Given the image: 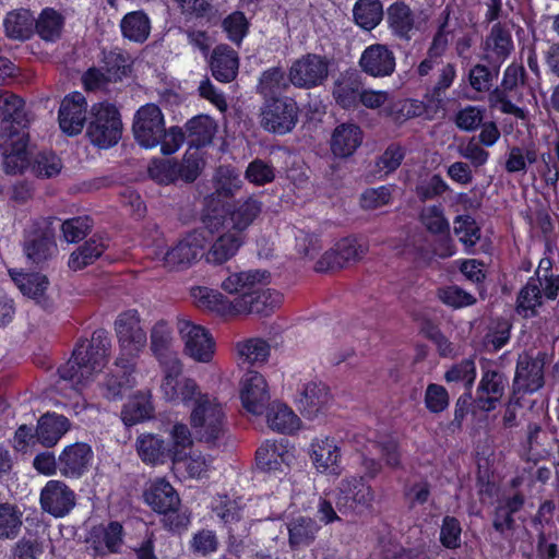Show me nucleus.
I'll list each match as a JSON object with an SVG mask.
<instances>
[{"mask_svg":"<svg viewBox=\"0 0 559 559\" xmlns=\"http://www.w3.org/2000/svg\"><path fill=\"white\" fill-rule=\"evenodd\" d=\"M271 274L265 270L250 269L230 272L221 283L236 314L270 316L283 300L280 292L270 288Z\"/></svg>","mask_w":559,"mask_h":559,"instance_id":"nucleus-1","label":"nucleus"},{"mask_svg":"<svg viewBox=\"0 0 559 559\" xmlns=\"http://www.w3.org/2000/svg\"><path fill=\"white\" fill-rule=\"evenodd\" d=\"M115 331L119 343V356L116 366L121 369L122 376L106 377L99 384L103 395L107 400L121 399L122 394L136 384L133 361L144 349L147 336L136 310H128L118 316L115 321Z\"/></svg>","mask_w":559,"mask_h":559,"instance_id":"nucleus-2","label":"nucleus"},{"mask_svg":"<svg viewBox=\"0 0 559 559\" xmlns=\"http://www.w3.org/2000/svg\"><path fill=\"white\" fill-rule=\"evenodd\" d=\"M110 338L105 330H97L90 342L80 343L72 357L59 368V389L70 388L82 393L99 376L108 361Z\"/></svg>","mask_w":559,"mask_h":559,"instance_id":"nucleus-3","label":"nucleus"},{"mask_svg":"<svg viewBox=\"0 0 559 559\" xmlns=\"http://www.w3.org/2000/svg\"><path fill=\"white\" fill-rule=\"evenodd\" d=\"M190 424L199 441L216 444L226 433L225 413L216 397L204 394L195 400Z\"/></svg>","mask_w":559,"mask_h":559,"instance_id":"nucleus-4","label":"nucleus"},{"mask_svg":"<svg viewBox=\"0 0 559 559\" xmlns=\"http://www.w3.org/2000/svg\"><path fill=\"white\" fill-rule=\"evenodd\" d=\"M216 224L210 221L205 229H197L181 238L175 246L165 247L156 245L153 254L169 270H179L189 266L203 251L209 241L207 229L214 233Z\"/></svg>","mask_w":559,"mask_h":559,"instance_id":"nucleus-5","label":"nucleus"},{"mask_svg":"<svg viewBox=\"0 0 559 559\" xmlns=\"http://www.w3.org/2000/svg\"><path fill=\"white\" fill-rule=\"evenodd\" d=\"M176 330L186 357L200 364H210L213 360L216 343L209 329L187 317H179Z\"/></svg>","mask_w":559,"mask_h":559,"instance_id":"nucleus-6","label":"nucleus"},{"mask_svg":"<svg viewBox=\"0 0 559 559\" xmlns=\"http://www.w3.org/2000/svg\"><path fill=\"white\" fill-rule=\"evenodd\" d=\"M92 118L87 127L91 142L108 148L118 143L122 133V122L118 109L108 103L96 104L91 110Z\"/></svg>","mask_w":559,"mask_h":559,"instance_id":"nucleus-7","label":"nucleus"},{"mask_svg":"<svg viewBox=\"0 0 559 559\" xmlns=\"http://www.w3.org/2000/svg\"><path fill=\"white\" fill-rule=\"evenodd\" d=\"M144 500L154 511L168 514L167 522L170 530L180 531L188 526L189 518L186 514L174 516L180 500L174 487L166 479L152 480L144 491Z\"/></svg>","mask_w":559,"mask_h":559,"instance_id":"nucleus-8","label":"nucleus"},{"mask_svg":"<svg viewBox=\"0 0 559 559\" xmlns=\"http://www.w3.org/2000/svg\"><path fill=\"white\" fill-rule=\"evenodd\" d=\"M334 499L341 513L353 514L368 510L372 506L374 493L362 477L347 476L338 483Z\"/></svg>","mask_w":559,"mask_h":559,"instance_id":"nucleus-9","label":"nucleus"},{"mask_svg":"<svg viewBox=\"0 0 559 559\" xmlns=\"http://www.w3.org/2000/svg\"><path fill=\"white\" fill-rule=\"evenodd\" d=\"M308 454L317 473L337 477L343 473V454L340 441L331 436H319L311 440Z\"/></svg>","mask_w":559,"mask_h":559,"instance_id":"nucleus-10","label":"nucleus"},{"mask_svg":"<svg viewBox=\"0 0 559 559\" xmlns=\"http://www.w3.org/2000/svg\"><path fill=\"white\" fill-rule=\"evenodd\" d=\"M298 120V107L290 98H273L265 102L260 111L261 127L271 133H289Z\"/></svg>","mask_w":559,"mask_h":559,"instance_id":"nucleus-11","label":"nucleus"},{"mask_svg":"<svg viewBox=\"0 0 559 559\" xmlns=\"http://www.w3.org/2000/svg\"><path fill=\"white\" fill-rule=\"evenodd\" d=\"M165 117L155 104L141 106L133 119L132 131L135 141L145 148L156 147L164 134Z\"/></svg>","mask_w":559,"mask_h":559,"instance_id":"nucleus-12","label":"nucleus"},{"mask_svg":"<svg viewBox=\"0 0 559 559\" xmlns=\"http://www.w3.org/2000/svg\"><path fill=\"white\" fill-rule=\"evenodd\" d=\"M164 372L160 384L163 397L173 404L188 405L200 396H203L194 380L182 376V362L178 364V370L173 366L162 368Z\"/></svg>","mask_w":559,"mask_h":559,"instance_id":"nucleus-13","label":"nucleus"},{"mask_svg":"<svg viewBox=\"0 0 559 559\" xmlns=\"http://www.w3.org/2000/svg\"><path fill=\"white\" fill-rule=\"evenodd\" d=\"M296 391V403L305 417L316 419L329 411L332 397L329 388L321 381L300 379Z\"/></svg>","mask_w":559,"mask_h":559,"instance_id":"nucleus-14","label":"nucleus"},{"mask_svg":"<svg viewBox=\"0 0 559 559\" xmlns=\"http://www.w3.org/2000/svg\"><path fill=\"white\" fill-rule=\"evenodd\" d=\"M24 251L28 260L38 264L51 258L56 251L53 229L47 219H38L26 230Z\"/></svg>","mask_w":559,"mask_h":559,"instance_id":"nucleus-15","label":"nucleus"},{"mask_svg":"<svg viewBox=\"0 0 559 559\" xmlns=\"http://www.w3.org/2000/svg\"><path fill=\"white\" fill-rule=\"evenodd\" d=\"M239 397L248 413L255 416L262 415L271 399L264 376L254 370L246 372L239 383Z\"/></svg>","mask_w":559,"mask_h":559,"instance_id":"nucleus-16","label":"nucleus"},{"mask_svg":"<svg viewBox=\"0 0 559 559\" xmlns=\"http://www.w3.org/2000/svg\"><path fill=\"white\" fill-rule=\"evenodd\" d=\"M329 75V62L319 55H306L297 59L290 67L289 81L300 88H312L321 85Z\"/></svg>","mask_w":559,"mask_h":559,"instance_id":"nucleus-17","label":"nucleus"},{"mask_svg":"<svg viewBox=\"0 0 559 559\" xmlns=\"http://www.w3.org/2000/svg\"><path fill=\"white\" fill-rule=\"evenodd\" d=\"M0 138L14 140L17 136V142L28 134L26 131L28 120L24 111L23 100L8 92L4 93V98L0 105Z\"/></svg>","mask_w":559,"mask_h":559,"instance_id":"nucleus-18","label":"nucleus"},{"mask_svg":"<svg viewBox=\"0 0 559 559\" xmlns=\"http://www.w3.org/2000/svg\"><path fill=\"white\" fill-rule=\"evenodd\" d=\"M150 349L162 368L173 366L178 370L179 358L171 324L165 320L154 323L150 333Z\"/></svg>","mask_w":559,"mask_h":559,"instance_id":"nucleus-19","label":"nucleus"},{"mask_svg":"<svg viewBox=\"0 0 559 559\" xmlns=\"http://www.w3.org/2000/svg\"><path fill=\"white\" fill-rule=\"evenodd\" d=\"M546 357L545 353H538L534 357L528 354L519 357L513 381L514 393H534L544 385Z\"/></svg>","mask_w":559,"mask_h":559,"instance_id":"nucleus-20","label":"nucleus"},{"mask_svg":"<svg viewBox=\"0 0 559 559\" xmlns=\"http://www.w3.org/2000/svg\"><path fill=\"white\" fill-rule=\"evenodd\" d=\"M94 460L92 448L84 442L66 447L58 457L60 473L71 479H79L90 471Z\"/></svg>","mask_w":559,"mask_h":559,"instance_id":"nucleus-21","label":"nucleus"},{"mask_svg":"<svg viewBox=\"0 0 559 559\" xmlns=\"http://www.w3.org/2000/svg\"><path fill=\"white\" fill-rule=\"evenodd\" d=\"M75 504V493L61 480H49L40 491V506L55 518L67 515Z\"/></svg>","mask_w":559,"mask_h":559,"instance_id":"nucleus-22","label":"nucleus"},{"mask_svg":"<svg viewBox=\"0 0 559 559\" xmlns=\"http://www.w3.org/2000/svg\"><path fill=\"white\" fill-rule=\"evenodd\" d=\"M87 103L83 94L74 92L63 98L59 108V126L68 135H76L86 122Z\"/></svg>","mask_w":559,"mask_h":559,"instance_id":"nucleus-23","label":"nucleus"},{"mask_svg":"<svg viewBox=\"0 0 559 559\" xmlns=\"http://www.w3.org/2000/svg\"><path fill=\"white\" fill-rule=\"evenodd\" d=\"M257 464L267 473H285L295 460L293 450L281 440L266 441L257 450Z\"/></svg>","mask_w":559,"mask_h":559,"instance_id":"nucleus-24","label":"nucleus"},{"mask_svg":"<svg viewBox=\"0 0 559 559\" xmlns=\"http://www.w3.org/2000/svg\"><path fill=\"white\" fill-rule=\"evenodd\" d=\"M262 212V202L253 197L236 201L227 212L222 227L243 236Z\"/></svg>","mask_w":559,"mask_h":559,"instance_id":"nucleus-25","label":"nucleus"},{"mask_svg":"<svg viewBox=\"0 0 559 559\" xmlns=\"http://www.w3.org/2000/svg\"><path fill=\"white\" fill-rule=\"evenodd\" d=\"M359 64L367 74L374 78H384L394 72L395 57L388 46L373 44L362 51Z\"/></svg>","mask_w":559,"mask_h":559,"instance_id":"nucleus-26","label":"nucleus"},{"mask_svg":"<svg viewBox=\"0 0 559 559\" xmlns=\"http://www.w3.org/2000/svg\"><path fill=\"white\" fill-rule=\"evenodd\" d=\"M506 385L507 380L502 373L486 370L476 391L477 406L485 412L495 409L504 393Z\"/></svg>","mask_w":559,"mask_h":559,"instance_id":"nucleus-27","label":"nucleus"},{"mask_svg":"<svg viewBox=\"0 0 559 559\" xmlns=\"http://www.w3.org/2000/svg\"><path fill=\"white\" fill-rule=\"evenodd\" d=\"M190 295L195 307L201 310L214 312L225 318L236 317L229 298L216 289L197 286L191 288Z\"/></svg>","mask_w":559,"mask_h":559,"instance_id":"nucleus-28","label":"nucleus"},{"mask_svg":"<svg viewBox=\"0 0 559 559\" xmlns=\"http://www.w3.org/2000/svg\"><path fill=\"white\" fill-rule=\"evenodd\" d=\"M362 131L356 124L337 126L331 136V151L337 157H348L360 146Z\"/></svg>","mask_w":559,"mask_h":559,"instance_id":"nucleus-29","label":"nucleus"},{"mask_svg":"<svg viewBox=\"0 0 559 559\" xmlns=\"http://www.w3.org/2000/svg\"><path fill=\"white\" fill-rule=\"evenodd\" d=\"M4 146L3 153V169L7 174L17 175L22 174L29 166V157L27 151L28 134L22 141L1 139Z\"/></svg>","mask_w":559,"mask_h":559,"instance_id":"nucleus-30","label":"nucleus"},{"mask_svg":"<svg viewBox=\"0 0 559 559\" xmlns=\"http://www.w3.org/2000/svg\"><path fill=\"white\" fill-rule=\"evenodd\" d=\"M210 66L212 74L216 80L221 82H230L238 73V55L230 47L219 45L212 52Z\"/></svg>","mask_w":559,"mask_h":559,"instance_id":"nucleus-31","label":"nucleus"},{"mask_svg":"<svg viewBox=\"0 0 559 559\" xmlns=\"http://www.w3.org/2000/svg\"><path fill=\"white\" fill-rule=\"evenodd\" d=\"M136 451L141 460L146 464H164L168 460L171 461L169 453V444L153 433L141 435L136 439Z\"/></svg>","mask_w":559,"mask_h":559,"instance_id":"nucleus-32","label":"nucleus"},{"mask_svg":"<svg viewBox=\"0 0 559 559\" xmlns=\"http://www.w3.org/2000/svg\"><path fill=\"white\" fill-rule=\"evenodd\" d=\"M10 276L20 292L34 299L38 304H44L46 292L49 286L48 278L39 273H24L22 271L10 270Z\"/></svg>","mask_w":559,"mask_h":559,"instance_id":"nucleus-33","label":"nucleus"},{"mask_svg":"<svg viewBox=\"0 0 559 559\" xmlns=\"http://www.w3.org/2000/svg\"><path fill=\"white\" fill-rule=\"evenodd\" d=\"M213 456L204 454L200 450H192L177 459L173 464L177 471L183 472L187 477L203 479L210 476L213 471Z\"/></svg>","mask_w":559,"mask_h":559,"instance_id":"nucleus-34","label":"nucleus"},{"mask_svg":"<svg viewBox=\"0 0 559 559\" xmlns=\"http://www.w3.org/2000/svg\"><path fill=\"white\" fill-rule=\"evenodd\" d=\"M388 24L395 36L406 40L416 28L414 13L404 2H394L388 8Z\"/></svg>","mask_w":559,"mask_h":559,"instance_id":"nucleus-35","label":"nucleus"},{"mask_svg":"<svg viewBox=\"0 0 559 559\" xmlns=\"http://www.w3.org/2000/svg\"><path fill=\"white\" fill-rule=\"evenodd\" d=\"M69 420L57 414H46L37 425L36 438L45 447H53L69 429Z\"/></svg>","mask_w":559,"mask_h":559,"instance_id":"nucleus-36","label":"nucleus"},{"mask_svg":"<svg viewBox=\"0 0 559 559\" xmlns=\"http://www.w3.org/2000/svg\"><path fill=\"white\" fill-rule=\"evenodd\" d=\"M266 421L272 430L292 433L299 429L300 419L295 412L284 403L274 402L267 411Z\"/></svg>","mask_w":559,"mask_h":559,"instance_id":"nucleus-37","label":"nucleus"},{"mask_svg":"<svg viewBox=\"0 0 559 559\" xmlns=\"http://www.w3.org/2000/svg\"><path fill=\"white\" fill-rule=\"evenodd\" d=\"M242 243L243 236L230 229H224L213 242L207 259L215 263H223L234 257Z\"/></svg>","mask_w":559,"mask_h":559,"instance_id":"nucleus-38","label":"nucleus"},{"mask_svg":"<svg viewBox=\"0 0 559 559\" xmlns=\"http://www.w3.org/2000/svg\"><path fill=\"white\" fill-rule=\"evenodd\" d=\"M153 415L150 391L139 392L129 399L121 412V419L127 426L141 423Z\"/></svg>","mask_w":559,"mask_h":559,"instance_id":"nucleus-39","label":"nucleus"},{"mask_svg":"<svg viewBox=\"0 0 559 559\" xmlns=\"http://www.w3.org/2000/svg\"><path fill=\"white\" fill-rule=\"evenodd\" d=\"M270 350L269 343L259 337L248 338L236 344L238 360L247 365L266 362L270 357Z\"/></svg>","mask_w":559,"mask_h":559,"instance_id":"nucleus-40","label":"nucleus"},{"mask_svg":"<svg viewBox=\"0 0 559 559\" xmlns=\"http://www.w3.org/2000/svg\"><path fill=\"white\" fill-rule=\"evenodd\" d=\"M487 58L493 61H503L513 49V41L509 29L495 25L486 43Z\"/></svg>","mask_w":559,"mask_h":559,"instance_id":"nucleus-41","label":"nucleus"},{"mask_svg":"<svg viewBox=\"0 0 559 559\" xmlns=\"http://www.w3.org/2000/svg\"><path fill=\"white\" fill-rule=\"evenodd\" d=\"M243 506L241 498H231L226 495L217 496L212 501V511L233 532V525L241 519Z\"/></svg>","mask_w":559,"mask_h":559,"instance_id":"nucleus-42","label":"nucleus"},{"mask_svg":"<svg viewBox=\"0 0 559 559\" xmlns=\"http://www.w3.org/2000/svg\"><path fill=\"white\" fill-rule=\"evenodd\" d=\"M187 131L190 147L199 150L212 142L216 133V123L209 116H198L188 121Z\"/></svg>","mask_w":559,"mask_h":559,"instance_id":"nucleus-43","label":"nucleus"},{"mask_svg":"<svg viewBox=\"0 0 559 559\" xmlns=\"http://www.w3.org/2000/svg\"><path fill=\"white\" fill-rule=\"evenodd\" d=\"M353 14L358 26L371 31L382 21L383 8L379 0H357Z\"/></svg>","mask_w":559,"mask_h":559,"instance_id":"nucleus-44","label":"nucleus"},{"mask_svg":"<svg viewBox=\"0 0 559 559\" xmlns=\"http://www.w3.org/2000/svg\"><path fill=\"white\" fill-rule=\"evenodd\" d=\"M35 19L28 10L10 12L3 22L5 34L13 39H27L34 26Z\"/></svg>","mask_w":559,"mask_h":559,"instance_id":"nucleus-45","label":"nucleus"},{"mask_svg":"<svg viewBox=\"0 0 559 559\" xmlns=\"http://www.w3.org/2000/svg\"><path fill=\"white\" fill-rule=\"evenodd\" d=\"M337 251V258L331 262H322L319 266V272H325L329 270L341 269L348 262L357 261L365 253V248L357 243L354 239H343L335 245Z\"/></svg>","mask_w":559,"mask_h":559,"instance_id":"nucleus-46","label":"nucleus"},{"mask_svg":"<svg viewBox=\"0 0 559 559\" xmlns=\"http://www.w3.org/2000/svg\"><path fill=\"white\" fill-rule=\"evenodd\" d=\"M64 21L62 15L53 9L47 8L41 11L36 20V32L46 41H56L60 38Z\"/></svg>","mask_w":559,"mask_h":559,"instance_id":"nucleus-47","label":"nucleus"},{"mask_svg":"<svg viewBox=\"0 0 559 559\" xmlns=\"http://www.w3.org/2000/svg\"><path fill=\"white\" fill-rule=\"evenodd\" d=\"M121 32L126 38L135 43L147 39L151 31L150 20L143 12H130L121 21Z\"/></svg>","mask_w":559,"mask_h":559,"instance_id":"nucleus-48","label":"nucleus"},{"mask_svg":"<svg viewBox=\"0 0 559 559\" xmlns=\"http://www.w3.org/2000/svg\"><path fill=\"white\" fill-rule=\"evenodd\" d=\"M105 249L102 239L92 238L71 253L68 265L73 271L82 270L98 259Z\"/></svg>","mask_w":559,"mask_h":559,"instance_id":"nucleus-49","label":"nucleus"},{"mask_svg":"<svg viewBox=\"0 0 559 559\" xmlns=\"http://www.w3.org/2000/svg\"><path fill=\"white\" fill-rule=\"evenodd\" d=\"M539 285H542L540 278H531L521 289L516 305V311L519 314L528 318L536 313V308L542 305Z\"/></svg>","mask_w":559,"mask_h":559,"instance_id":"nucleus-50","label":"nucleus"},{"mask_svg":"<svg viewBox=\"0 0 559 559\" xmlns=\"http://www.w3.org/2000/svg\"><path fill=\"white\" fill-rule=\"evenodd\" d=\"M94 536L98 539L94 540L96 551H117L122 543V526L118 522H111L95 530Z\"/></svg>","mask_w":559,"mask_h":559,"instance_id":"nucleus-51","label":"nucleus"},{"mask_svg":"<svg viewBox=\"0 0 559 559\" xmlns=\"http://www.w3.org/2000/svg\"><path fill=\"white\" fill-rule=\"evenodd\" d=\"M318 531L317 523L308 516H298L288 525L289 544L292 547L308 545Z\"/></svg>","mask_w":559,"mask_h":559,"instance_id":"nucleus-52","label":"nucleus"},{"mask_svg":"<svg viewBox=\"0 0 559 559\" xmlns=\"http://www.w3.org/2000/svg\"><path fill=\"white\" fill-rule=\"evenodd\" d=\"M386 117L391 118L396 123L420 116L424 112L423 103L415 99H399L390 103L383 109Z\"/></svg>","mask_w":559,"mask_h":559,"instance_id":"nucleus-53","label":"nucleus"},{"mask_svg":"<svg viewBox=\"0 0 559 559\" xmlns=\"http://www.w3.org/2000/svg\"><path fill=\"white\" fill-rule=\"evenodd\" d=\"M169 453L171 462L174 463L177 459L186 454V450L191 448L193 439L189 427L182 423H176L169 430Z\"/></svg>","mask_w":559,"mask_h":559,"instance_id":"nucleus-54","label":"nucleus"},{"mask_svg":"<svg viewBox=\"0 0 559 559\" xmlns=\"http://www.w3.org/2000/svg\"><path fill=\"white\" fill-rule=\"evenodd\" d=\"M22 526L21 511L9 503L0 504V538H15Z\"/></svg>","mask_w":559,"mask_h":559,"instance_id":"nucleus-55","label":"nucleus"},{"mask_svg":"<svg viewBox=\"0 0 559 559\" xmlns=\"http://www.w3.org/2000/svg\"><path fill=\"white\" fill-rule=\"evenodd\" d=\"M454 233L465 247L466 252L472 253V248L480 239V229L475 219L468 215L459 216L454 221Z\"/></svg>","mask_w":559,"mask_h":559,"instance_id":"nucleus-56","label":"nucleus"},{"mask_svg":"<svg viewBox=\"0 0 559 559\" xmlns=\"http://www.w3.org/2000/svg\"><path fill=\"white\" fill-rule=\"evenodd\" d=\"M102 62L108 81L121 80L129 71V58L117 49L104 52Z\"/></svg>","mask_w":559,"mask_h":559,"instance_id":"nucleus-57","label":"nucleus"},{"mask_svg":"<svg viewBox=\"0 0 559 559\" xmlns=\"http://www.w3.org/2000/svg\"><path fill=\"white\" fill-rule=\"evenodd\" d=\"M204 166V160L201 152L198 148L189 147L183 156L181 163L176 162L178 169V179L185 181H194L200 175Z\"/></svg>","mask_w":559,"mask_h":559,"instance_id":"nucleus-58","label":"nucleus"},{"mask_svg":"<svg viewBox=\"0 0 559 559\" xmlns=\"http://www.w3.org/2000/svg\"><path fill=\"white\" fill-rule=\"evenodd\" d=\"M360 93L358 82L352 79L337 81L333 91L334 98L344 108L356 106L358 99H360Z\"/></svg>","mask_w":559,"mask_h":559,"instance_id":"nucleus-59","label":"nucleus"},{"mask_svg":"<svg viewBox=\"0 0 559 559\" xmlns=\"http://www.w3.org/2000/svg\"><path fill=\"white\" fill-rule=\"evenodd\" d=\"M420 221L428 231L432 234H448L450 225L444 217L443 210L439 205L425 207L420 214Z\"/></svg>","mask_w":559,"mask_h":559,"instance_id":"nucleus-60","label":"nucleus"},{"mask_svg":"<svg viewBox=\"0 0 559 559\" xmlns=\"http://www.w3.org/2000/svg\"><path fill=\"white\" fill-rule=\"evenodd\" d=\"M391 186H381L365 190L360 195V205L365 210H378L392 201Z\"/></svg>","mask_w":559,"mask_h":559,"instance_id":"nucleus-61","label":"nucleus"},{"mask_svg":"<svg viewBox=\"0 0 559 559\" xmlns=\"http://www.w3.org/2000/svg\"><path fill=\"white\" fill-rule=\"evenodd\" d=\"M245 178L254 186H264L274 180L275 170L269 163L257 158L247 166Z\"/></svg>","mask_w":559,"mask_h":559,"instance_id":"nucleus-62","label":"nucleus"},{"mask_svg":"<svg viewBox=\"0 0 559 559\" xmlns=\"http://www.w3.org/2000/svg\"><path fill=\"white\" fill-rule=\"evenodd\" d=\"M223 28L227 37L239 45L248 33L249 22L242 12L236 11L224 19Z\"/></svg>","mask_w":559,"mask_h":559,"instance_id":"nucleus-63","label":"nucleus"},{"mask_svg":"<svg viewBox=\"0 0 559 559\" xmlns=\"http://www.w3.org/2000/svg\"><path fill=\"white\" fill-rule=\"evenodd\" d=\"M486 109L480 106L468 105L461 108L455 115V124L464 131H474L481 126Z\"/></svg>","mask_w":559,"mask_h":559,"instance_id":"nucleus-64","label":"nucleus"}]
</instances>
